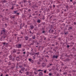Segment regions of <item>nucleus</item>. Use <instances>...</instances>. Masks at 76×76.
<instances>
[{
  "label": "nucleus",
  "instance_id": "obj_21",
  "mask_svg": "<svg viewBox=\"0 0 76 76\" xmlns=\"http://www.w3.org/2000/svg\"><path fill=\"white\" fill-rule=\"evenodd\" d=\"M41 21V20L39 19H38L37 21V23H40Z\"/></svg>",
  "mask_w": 76,
  "mask_h": 76
},
{
  "label": "nucleus",
  "instance_id": "obj_8",
  "mask_svg": "<svg viewBox=\"0 0 76 76\" xmlns=\"http://www.w3.org/2000/svg\"><path fill=\"white\" fill-rule=\"evenodd\" d=\"M25 26V24L23 23L22 25H20V29H21V28H22V27H23Z\"/></svg>",
  "mask_w": 76,
  "mask_h": 76
},
{
  "label": "nucleus",
  "instance_id": "obj_29",
  "mask_svg": "<svg viewBox=\"0 0 76 76\" xmlns=\"http://www.w3.org/2000/svg\"><path fill=\"white\" fill-rule=\"evenodd\" d=\"M29 76H34V74H32V72L29 75Z\"/></svg>",
  "mask_w": 76,
  "mask_h": 76
},
{
  "label": "nucleus",
  "instance_id": "obj_32",
  "mask_svg": "<svg viewBox=\"0 0 76 76\" xmlns=\"http://www.w3.org/2000/svg\"><path fill=\"white\" fill-rule=\"evenodd\" d=\"M29 52H27V57L29 56Z\"/></svg>",
  "mask_w": 76,
  "mask_h": 76
},
{
  "label": "nucleus",
  "instance_id": "obj_5",
  "mask_svg": "<svg viewBox=\"0 0 76 76\" xmlns=\"http://www.w3.org/2000/svg\"><path fill=\"white\" fill-rule=\"evenodd\" d=\"M49 32L50 34L53 33L54 32V30H53L52 29H50L49 31Z\"/></svg>",
  "mask_w": 76,
  "mask_h": 76
},
{
  "label": "nucleus",
  "instance_id": "obj_15",
  "mask_svg": "<svg viewBox=\"0 0 76 76\" xmlns=\"http://www.w3.org/2000/svg\"><path fill=\"white\" fill-rule=\"evenodd\" d=\"M42 66L43 67H45L46 64H45L44 63H43L42 64Z\"/></svg>",
  "mask_w": 76,
  "mask_h": 76
},
{
  "label": "nucleus",
  "instance_id": "obj_4",
  "mask_svg": "<svg viewBox=\"0 0 76 76\" xmlns=\"http://www.w3.org/2000/svg\"><path fill=\"white\" fill-rule=\"evenodd\" d=\"M18 12V11L17 10H16V11H13V14H17V15H20V14Z\"/></svg>",
  "mask_w": 76,
  "mask_h": 76
},
{
  "label": "nucleus",
  "instance_id": "obj_59",
  "mask_svg": "<svg viewBox=\"0 0 76 76\" xmlns=\"http://www.w3.org/2000/svg\"><path fill=\"white\" fill-rule=\"evenodd\" d=\"M72 71V72H76V70H73Z\"/></svg>",
  "mask_w": 76,
  "mask_h": 76
},
{
  "label": "nucleus",
  "instance_id": "obj_56",
  "mask_svg": "<svg viewBox=\"0 0 76 76\" xmlns=\"http://www.w3.org/2000/svg\"><path fill=\"white\" fill-rule=\"evenodd\" d=\"M73 23H74V25H76V22H74Z\"/></svg>",
  "mask_w": 76,
  "mask_h": 76
},
{
  "label": "nucleus",
  "instance_id": "obj_55",
  "mask_svg": "<svg viewBox=\"0 0 76 76\" xmlns=\"http://www.w3.org/2000/svg\"><path fill=\"white\" fill-rule=\"evenodd\" d=\"M66 47L67 48H69V45H67Z\"/></svg>",
  "mask_w": 76,
  "mask_h": 76
},
{
  "label": "nucleus",
  "instance_id": "obj_24",
  "mask_svg": "<svg viewBox=\"0 0 76 76\" xmlns=\"http://www.w3.org/2000/svg\"><path fill=\"white\" fill-rule=\"evenodd\" d=\"M49 75L50 76H53V75L51 72H50L49 74Z\"/></svg>",
  "mask_w": 76,
  "mask_h": 76
},
{
  "label": "nucleus",
  "instance_id": "obj_42",
  "mask_svg": "<svg viewBox=\"0 0 76 76\" xmlns=\"http://www.w3.org/2000/svg\"><path fill=\"white\" fill-rule=\"evenodd\" d=\"M56 12H60V10H58L56 11Z\"/></svg>",
  "mask_w": 76,
  "mask_h": 76
},
{
  "label": "nucleus",
  "instance_id": "obj_64",
  "mask_svg": "<svg viewBox=\"0 0 76 76\" xmlns=\"http://www.w3.org/2000/svg\"><path fill=\"white\" fill-rule=\"evenodd\" d=\"M61 39V38L60 37L58 38V40H60Z\"/></svg>",
  "mask_w": 76,
  "mask_h": 76
},
{
  "label": "nucleus",
  "instance_id": "obj_57",
  "mask_svg": "<svg viewBox=\"0 0 76 76\" xmlns=\"http://www.w3.org/2000/svg\"><path fill=\"white\" fill-rule=\"evenodd\" d=\"M26 1L25 0H23V3H25V2H26Z\"/></svg>",
  "mask_w": 76,
  "mask_h": 76
},
{
  "label": "nucleus",
  "instance_id": "obj_41",
  "mask_svg": "<svg viewBox=\"0 0 76 76\" xmlns=\"http://www.w3.org/2000/svg\"><path fill=\"white\" fill-rule=\"evenodd\" d=\"M10 18H11V19H13V18H14V19H15V16H11Z\"/></svg>",
  "mask_w": 76,
  "mask_h": 76
},
{
  "label": "nucleus",
  "instance_id": "obj_36",
  "mask_svg": "<svg viewBox=\"0 0 76 76\" xmlns=\"http://www.w3.org/2000/svg\"><path fill=\"white\" fill-rule=\"evenodd\" d=\"M6 36H2V38H3V39H4L5 38H6Z\"/></svg>",
  "mask_w": 76,
  "mask_h": 76
},
{
  "label": "nucleus",
  "instance_id": "obj_3",
  "mask_svg": "<svg viewBox=\"0 0 76 76\" xmlns=\"http://www.w3.org/2000/svg\"><path fill=\"white\" fill-rule=\"evenodd\" d=\"M15 47H16L17 48H20L22 47V44L19 43L18 44L16 45H15Z\"/></svg>",
  "mask_w": 76,
  "mask_h": 76
},
{
  "label": "nucleus",
  "instance_id": "obj_25",
  "mask_svg": "<svg viewBox=\"0 0 76 76\" xmlns=\"http://www.w3.org/2000/svg\"><path fill=\"white\" fill-rule=\"evenodd\" d=\"M26 74L27 75H29V72L28 71H27L26 72Z\"/></svg>",
  "mask_w": 76,
  "mask_h": 76
},
{
  "label": "nucleus",
  "instance_id": "obj_44",
  "mask_svg": "<svg viewBox=\"0 0 76 76\" xmlns=\"http://www.w3.org/2000/svg\"><path fill=\"white\" fill-rule=\"evenodd\" d=\"M64 69H68V67L66 66H65L64 67Z\"/></svg>",
  "mask_w": 76,
  "mask_h": 76
},
{
  "label": "nucleus",
  "instance_id": "obj_43",
  "mask_svg": "<svg viewBox=\"0 0 76 76\" xmlns=\"http://www.w3.org/2000/svg\"><path fill=\"white\" fill-rule=\"evenodd\" d=\"M34 73L35 75H37V74H38V72H34Z\"/></svg>",
  "mask_w": 76,
  "mask_h": 76
},
{
  "label": "nucleus",
  "instance_id": "obj_51",
  "mask_svg": "<svg viewBox=\"0 0 76 76\" xmlns=\"http://www.w3.org/2000/svg\"><path fill=\"white\" fill-rule=\"evenodd\" d=\"M50 28H53V25H50Z\"/></svg>",
  "mask_w": 76,
  "mask_h": 76
},
{
  "label": "nucleus",
  "instance_id": "obj_7",
  "mask_svg": "<svg viewBox=\"0 0 76 76\" xmlns=\"http://www.w3.org/2000/svg\"><path fill=\"white\" fill-rule=\"evenodd\" d=\"M29 38V37H28V36H25L24 37V39H25V40H28V39Z\"/></svg>",
  "mask_w": 76,
  "mask_h": 76
},
{
  "label": "nucleus",
  "instance_id": "obj_54",
  "mask_svg": "<svg viewBox=\"0 0 76 76\" xmlns=\"http://www.w3.org/2000/svg\"><path fill=\"white\" fill-rule=\"evenodd\" d=\"M17 54H20V52H17Z\"/></svg>",
  "mask_w": 76,
  "mask_h": 76
},
{
  "label": "nucleus",
  "instance_id": "obj_39",
  "mask_svg": "<svg viewBox=\"0 0 76 76\" xmlns=\"http://www.w3.org/2000/svg\"><path fill=\"white\" fill-rule=\"evenodd\" d=\"M31 11V9H28V12H29Z\"/></svg>",
  "mask_w": 76,
  "mask_h": 76
},
{
  "label": "nucleus",
  "instance_id": "obj_62",
  "mask_svg": "<svg viewBox=\"0 0 76 76\" xmlns=\"http://www.w3.org/2000/svg\"><path fill=\"white\" fill-rule=\"evenodd\" d=\"M35 42H36V43H37V44H39L38 42L37 41V40H36L35 41Z\"/></svg>",
  "mask_w": 76,
  "mask_h": 76
},
{
  "label": "nucleus",
  "instance_id": "obj_16",
  "mask_svg": "<svg viewBox=\"0 0 76 76\" xmlns=\"http://www.w3.org/2000/svg\"><path fill=\"white\" fill-rule=\"evenodd\" d=\"M41 25L42 26H45V22H42L41 23Z\"/></svg>",
  "mask_w": 76,
  "mask_h": 76
},
{
  "label": "nucleus",
  "instance_id": "obj_60",
  "mask_svg": "<svg viewBox=\"0 0 76 76\" xmlns=\"http://www.w3.org/2000/svg\"><path fill=\"white\" fill-rule=\"evenodd\" d=\"M63 74L64 75H67V72H64V73Z\"/></svg>",
  "mask_w": 76,
  "mask_h": 76
},
{
  "label": "nucleus",
  "instance_id": "obj_27",
  "mask_svg": "<svg viewBox=\"0 0 76 76\" xmlns=\"http://www.w3.org/2000/svg\"><path fill=\"white\" fill-rule=\"evenodd\" d=\"M71 29H72V27H69L68 30H71Z\"/></svg>",
  "mask_w": 76,
  "mask_h": 76
},
{
  "label": "nucleus",
  "instance_id": "obj_63",
  "mask_svg": "<svg viewBox=\"0 0 76 76\" xmlns=\"http://www.w3.org/2000/svg\"><path fill=\"white\" fill-rule=\"evenodd\" d=\"M5 19H6V20H8V18H7L6 17H5Z\"/></svg>",
  "mask_w": 76,
  "mask_h": 76
},
{
  "label": "nucleus",
  "instance_id": "obj_49",
  "mask_svg": "<svg viewBox=\"0 0 76 76\" xmlns=\"http://www.w3.org/2000/svg\"><path fill=\"white\" fill-rule=\"evenodd\" d=\"M45 31L44 30L42 31V34H45Z\"/></svg>",
  "mask_w": 76,
  "mask_h": 76
},
{
  "label": "nucleus",
  "instance_id": "obj_53",
  "mask_svg": "<svg viewBox=\"0 0 76 76\" xmlns=\"http://www.w3.org/2000/svg\"><path fill=\"white\" fill-rule=\"evenodd\" d=\"M34 45V44L33 43H31L30 44V45Z\"/></svg>",
  "mask_w": 76,
  "mask_h": 76
},
{
  "label": "nucleus",
  "instance_id": "obj_48",
  "mask_svg": "<svg viewBox=\"0 0 76 76\" xmlns=\"http://www.w3.org/2000/svg\"><path fill=\"white\" fill-rule=\"evenodd\" d=\"M19 72L20 73H23V72H22V71H21V70H20L19 71Z\"/></svg>",
  "mask_w": 76,
  "mask_h": 76
},
{
  "label": "nucleus",
  "instance_id": "obj_30",
  "mask_svg": "<svg viewBox=\"0 0 76 76\" xmlns=\"http://www.w3.org/2000/svg\"><path fill=\"white\" fill-rule=\"evenodd\" d=\"M15 8V6H12V8H11V9H12V10H13Z\"/></svg>",
  "mask_w": 76,
  "mask_h": 76
},
{
  "label": "nucleus",
  "instance_id": "obj_61",
  "mask_svg": "<svg viewBox=\"0 0 76 76\" xmlns=\"http://www.w3.org/2000/svg\"><path fill=\"white\" fill-rule=\"evenodd\" d=\"M22 51H25V49H22Z\"/></svg>",
  "mask_w": 76,
  "mask_h": 76
},
{
  "label": "nucleus",
  "instance_id": "obj_2",
  "mask_svg": "<svg viewBox=\"0 0 76 76\" xmlns=\"http://www.w3.org/2000/svg\"><path fill=\"white\" fill-rule=\"evenodd\" d=\"M2 29H3L2 30V31H1V34H3V32H4V33H6V32H7V30H6V29L4 28H3Z\"/></svg>",
  "mask_w": 76,
  "mask_h": 76
},
{
  "label": "nucleus",
  "instance_id": "obj_47",
  "mask_svg": "<svg viewBox=\"0 0 76 76\" xmlns=\"http://www.w3.org/2000/svg\"><path fill=\"white\" fill-rule=\"evenodd\" d=\"M35 53L34 52H33V53H32V54H31V55H32V56H33L34 55H35Z\"/></svg>",
  "mask_w": 76,
  "mask_h": 76
},
{
  "label": "nucleus",
  "instance_id": "obj_34",
  "mask_svg": "<svg viewBox=\"0 0 76 76\" xmlns=\"http://www.w3.org/2000/svg\"><path fill=\"white\" fill-rule=\"evenodd\" d=\"M2 44L4 45H6V42H2Z\"/></svg>",
  "mask_w": 76,
  "mask_h": 76
},
{
  "label": "nucleus",
  "instance_id": "obj_9",
  "mask_svg": "<svg viewBox=\"0 0 76 76\" xmlns=\"http://www.w3.org/2000/svg\"><path fill=\"white\" fill-rule=\"evenodd\" d=\"M39 76H43V73L42 72H40L39 74Z\"/></svg>",
  "mask_w": 76,
  "mask_h": 76
},
{
  "label": "nucleus",
  "instance_id": "obj_31",
  "mask_svg": "<svg viewBox=\"0 0 76 76\" xmlns=\"http://www.w3.org/2000/svg\"><path fill=\"white\" fill-rule=\"evenodd\" d=\"M44 56H42V57L41 58L42 60H44Z\"/></svg>",
  "mask_w": 76,
  "mask_h": 76
},
{
  "label": "nucleus",
  "instance_id": "obj_50",
  "mask_svg": "<svg viewBox=\"0 0 76 76\" xmlns=\"http://www.w3.org/2000/svg\"><path fill=\"white\" fill-rule=\"evenodd\" d=\"M43 38H44V40H45V39H46V37H45L44 36V37H43Z\"/></svg>",
  "mask_w": 76,
  "mask_h": 76
},
{
  "label": "nucleus",
  "instance_id": "obj_52",
  "mask_svg": "<svg viewBox=\"0 0 76 76\" xmlns=\"http://www.w3.org/2000/svg\"><path fill=\"white\" fill-rule=\"evenodd\" d=\"M21 34H22V35H24V34H25L23 32H21Z\"/></svg>",
  "mask_w": 76,
  "mask_h": 76
},
{
  "label": "nucleus",
  "instance_id": "obj_28",
  "mask_svg": "<svg viewBox=\"0 0 76 76\" xmlns=\"http://www.w3.org/2000/svg\"><path fill=\"white\" fill-rule=\"evenodd\" d=\"M35 4L34 5L35 7H38V6L37 5V2H35Z\"/></svg>",
  "mask_w": 76,
  "mask_h": 76
},
{
  "label": "nucleus",
  "instance_id": "obj_35",
  "mask_svg": "<svg viewBox=\"0 0 76 76\" xmlns=\"http://www.w3.org/2000/svg\"><path fill=\"white\" fill-rule=\"evenodd\" d=\"M45 57H47V58H49V56L48 55H46Z\"/></svg>",
  "mask_w": 76,
  "mask_h": 76
},
{
  "label": "nucleus",
  "instance_id": "obj_13",
  "mask_svg": "<svg viewBox=\"0 0 76 76\" xmlns=\"http://www.w3.org/2000/svg\"><path fill=\"white\" fill-rule=\"evenodd\" d=\"M16 60H17V61H20V58H19V56L17 57Z\"/></svg>",
  "mask_w": 76,
  "mask_h": 76
},
{
  "label": "nucleus",
  "instance_id": "obj_58",
  "mask_svg": "<svg viewBox=\"0 0 76 76\" xmlns=\"http://www.w3.org/2000/svg\"><path fill=\"white\" fill-rule=\"evenodd\" d=\"M14 36H15V37H16V36H17V34H14Z\"/></svg>",
  "mask_w": 76,
  "mask_h": 76
},
{
  "label": "nucleus",
  "instance_id": "obj_17",
  "mask_svg": "<svg viewBox=\"0 0 76 76\" xmlns=\"http://www.w3.org/2000/svg\"><path fill=\"white\" fill-rule=\"evenodd\" d=\"M2 3H6V2H7V1H6V0H2Z\"/></svg>",
  "mask_w": 76,
  "mask_h": 76
},
{
  "label": "nucleus",
  "instance_id": "obj_23",
  "mask_svg": "<svg viewBox=\"0 0 76 76\" xmlns=\"http://www.w3.org/2000/svg\"><path fill=\"white\" fill-rule=\"evenodd\" d=\"M40 71H41V72H43L44 71V70H41V69H40L38 70H36V72H40Z\"/></svg>",
  "mask_w": 76,
  "mask_h": 76
},
{
  "label": "nucleus",
  "instance_id": "obj_33",
  "mask_svg": "<svg viewBox=\"0 0 76 76\" xmlns=\"http://www.w3.org/2000/svg\"><path fill=\"white\" fill-rule=\"evenodd\" d=\"M60 64L61 66H63V65H64V64H63V63L62 62H60Z\"/></svg>",
  "mask_w": 76,
  "mask_h": 76
},
{
  "label": "nucleus",
  "instance_id": "obj_18",
  "mask_svg": "<svg viewBox=\"0 0 76 76\" xmlns=\"http://www.w3.org/2000/svg\"><path fill=\"white\" fill-rule=\"evenodd\" d=\"M70 61V59L69 58H66L65 60L66 61Z\"/></svg>",
  "mask_w": 76,
  "mask_h": 76
},
{
  "label": "nucleus",
  "instance_id": "obj_37",
  "mask_svg": "<svg viewBox=\"0 0 76 76\" xmlns=\"http://www.w3.org/2000/svg\"><path fill=\"white\" fill-rule=\"evenodd\" d=\"M45 26H44V27H42V30H44L45 29Z\"/></svg>",
  "mask_w": 76,
  "mask_h": 76
},
{
  "label": "nucleus",
  "instance_id": "obj_20",
  "mask_svg": "<svg viewBox=\"0 0 76 76\" xmlns=\"http://www.w3.org/2000/svg\"><path fill=\"white\" fill-rule=\"evenodd\" d=\"M28 60L30 61V62H32L33 61V60L32 59L30 58L28 59Z\"/></svg>",
  "mask_w": 76,
  "mask_h": 76
},
{
  "label": "nucleus",
  "instance_id": "obj_11",
  "mask_svg": "<svg viewBox=\"0 0 76 76\" xmlns=\"http://www.w3.org/2000/svg\"><path fill=\"white\" fill-rule=\"evenodd\" d=\"M58 57V56H55V55H53V57H52V58H57Z\"/></svg>",
  "mask_w": 76,
  "mask_h": 76
},
{
  "label": "nucleus",
  "instance_id": "obj_38",
  "mask_svg": "<svg viewBox=\"0 0 76 76\" xmlns=\"http://www.w3.org/2000/svg\"><path fill=\"white\" fill-rule=\"evenodd\" d=\"M50 23L53 24L54 23V22H53V21L52 20H51L50 21Z\"/></svg>",
  "mask_w": 76,
  "mask_h": 76
},
{
  "label": "nucleus",
  "instance_id": "obj_26",
  "mask_svg": "<svg viewBox=\"0 0 76 76\" xmlns=\"http://www.w3.org/2000/svg\"><path fill=\"white\" fill-rule=\"evenodd\" d=\"M29 33L30 34H34V32L32 33V31L31 30L29 31Z\"/></svg>",
  "mask_w": 76,
  "mask_h": 76
},
{
  "label": "nucleus",
  "instance_id": "obj_1",
  "mask_svg": "<svg viewBox=\"0 0 76 76\" xmlns=\"http://www.w3.org/2000/svg\"><path fill=\"white\" fill-rule=\"evenodd\" d=\"M9 58L10 59V60H12V61H15V57L13 56H12V55H10L9 56Z\"/></svg>",
  "mask_w": 76,
  "mask_h": 76
},
{
  "label": "nucleus",
  "instance_id": "obj_22",
  "mask_svg": "<svg viewBox=\"0 0 76 76\" xmlns=\"http://www.w3.org/2000/svg\"><path fill=\"white\" fill-rule=\"evenodd\" d=\"M24 70H25V68L23 67L21 68V70L22 72H24Z\"/></svg>",
  "mask_w": 76,
  "mask_h": 76
},
{
  "label": "nucleus",
  "instance_id": "obj_46",
  "mask_svg": "<svg viewBox=\"0 0 76 76\" xmlns=\"http://www.w3.org/2000/svg\"><path fill=\"white\" fill-rule=\"evenodd\" d=\"M64 34L65 35H67V34H68V32H64Z\"/></svg>",
  "mask_w": 76,
  "mask_h": 76
},
{
  "label": "nucleus",
  "instance_id": "obj_14",
  "mask_svg": "<svg viewBox=\"0 0 76 76\" xmlns=\"http://www.w3.org/2000/svg\"><path fill=\"white\" fill-rule=\"evenodd\" d=\"M36 37V35L35 34H34L33 36L32 37V38L33 39H35V37Z\"/></svg>",
  "mask_w": 76,
  "mask_h": 76
},
{
  "label": "nucleus",
  "instance_id": "obj_40",
  "mask_svg": "<svg viewBox=\"0 0 76 76\" xmlns=\"http://www.w3.org/2000/svg\"><path fill=\"white\" fill-rule=\"evenodd\" d=\"M42 19H43V20H44V19H45V16H44V15H43L42 16Z\"/></svg>",
  "mask_w": 76,
  "mask_h": 76
},
{
  "label": "nucleus",
  "instance_id": "obj_19",
  "mask_svg": "<svg viewBox=\"0 0 76 76\" xmlns=\"http://www.w3.org/2000/svg\"><path fill=\"white\" fill-rule=\"evenodd\" d=\"M39 61L37 63V64L39 65L41 64V59H39Z\"/></svg>",
  "mask_w": 76,
  "mask_h": 76
},
{
  "label": "nucleus",
  "instance_id": "obj_12",
  "mask_svg": "<svg viewBox=\"0 0 76 76\" xmlns=\"http://www.w3.org/2000/svg\"><path fill=\"white\" fill-rule=\"evenodd\" d=\"M16 51H17V50L15 49H14L13 50H12L13 53H16Z\"/></svg>",
  "mask_w": 76,
  "mask_h": 76
},
{
  "label": "nucleus",
  "instance_id": "obj_10",
  "mask_svg": "<svg viewBox=\"0 0 76 76\" xmlns=\"http://www.w3.org/2000/svg\"><path fill=\"white\" fill-rule=\"evenodd\" d=\"M30 28H31L30 29H31V30H32V29H33L34 28V26L33 25H31V26H30Z\"/></svg>",
  "mask_w": 76,
  "mask_h": 76
},
{
  "label": "nucleus",
  "instance_id": "obj_45",
  "mask_svg": "<svg viewBox=\"0 0 76 76\" xmlns=\"http://www.w3.org/2000/svg\"><path fill=\"white\" fill-rule=\"evenodd\" d=\"M44 73H47V70H45L44 71Z\"/></svg>",
  "mask_w": 76,
  "mask_h": 76
},
{
  "label": "nucleus",
  "instance_id": "obj_6",
  "mask_svg": "<svg viewBox=\"0 0 76 76\" xmlns=\"http://www.w3.org/2000/svg\"><path fill=\"white\" fill-rule=\"evenodd\" d=\"M39 52H38L37 53H35L34 56H35L36 57H37L38 55H39Z\"/></svg>",
  "mask_w": 76,
  "mask_h": 76
}]
</instances>
